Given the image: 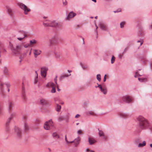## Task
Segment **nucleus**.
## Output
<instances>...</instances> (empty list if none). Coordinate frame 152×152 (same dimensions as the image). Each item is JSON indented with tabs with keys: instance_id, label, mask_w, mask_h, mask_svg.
I'll use <instances>...</instances> for the list:
<instances>
[{
	"instance_id": "1a4fd4ad",
	"label": "nucleus",
	"mask_w": 152,
	"mask_h": 152,
	"mask_svg": "<svg viewBox=\"0 0 152 152\" xmlns=\"http://www.w3.org/2000/svg\"><path fill=\"white\" fill-rule=\"evenodd\" d=\"M76 15V14L73 11L70 12L66 17L67 20H69Z\"/></svg>"
},
{
	"instance_id": "de8ad7c7",
	"label": "nucleus",
	"mask_w": 152,
	"mask_h": 152,
	"mask_svg": "<svg viewBox=\"0 0 152 152\" xmlns=\"http://www.w3.org/2000/svg\"><path fill=\"white\" fill-rule=\"evenodd\" d=\"M98 85L97 87L98 88H99L100 89V90L101 91L104 87H102L100 84H99L98 83L97 84Z\"/></svg>"
},
{
	"instance_id": "a878e982",
	"label": "nucleus",
	"mask_w": 152,
	"mask_h": 152,
	"mask_svg": "<svg viewBox=\"0 0 152 152\" xmlns=\"http://www.w3.org/2000/svg\"><path fill=\"white\" fill-rule=\"evenodd\" d=\"M120 116L123 118H125L128 117V115L126 113H121L120 114Z\"/></svg>"
},
{
	"instance_id": "f3484780",
	"label": "nucleus",
	"mask_w": 152,
	"mask_h": 152,
	"mask_svg": "<svg viewBox=\"0 0 152 152\" xmlns=\"http://www.w3.org/2000/svg\"><path fill=\"white\" fill-rule=\"evenodd\" d=\"M88 141L90 145L93 144L96 142V141L95 139L93 138L89 137L88 138Z\"/></svg>"
},
{
	"instance_id": "4468645a",
	"label": "nucleus",
	"mask_w": 152,
	"mask_h": 152,
	"mask_svg": "<svg viewBox=\"0 0 152 152\" xmlns=\"http://www.w3.org/2000/svg\"><path fill=\"white\" fill-rule=\"evenodd\" d=\"M80 138L79 136L78 137L74 140L75 147H77L80 143Z\"/></svg>"
},
{
	"instance_id": "b1692460",
	"label": "nucleus",
	"mask_w": 152,
	"mask_h": 152,
	"mask_svg": "<svg viewBox=\"0 0 152 152\" xmlns=\"http://www.w3.org/2000/svg\"><path fill=\"white\" fill-rule=\"evenodd\" d=\"M46 86L48 87L51 86L52 88L53 87H56V84H55L54 83L52 82L48 83L47 85Z\"/></svg>"
},
{
	"instance_id": "39448f33",
	"label": "nucleus",
	"mask_w": 152,
	"mask_h": 152,
	"mask_svg": "<svg viewBox=\"0 0 152 152\" xmlns=\"http://www.w3.org/2000/svg\"><path fill=\"white\" fill-rule=\"evenodd\" d=\"M48 70V68L47 67L43 66L41 68V75L44 78L46 77L47 72Z\"/></svg>"
},
{
	"instance_id": "c03bdc74",
	"label": "nucleus",
	"mask_w": 152,
	"mask_h": 152,
	"mask_svg": "<svg viewBox=\"0 0 152 152\" xmlns=\"http://www.w3.org/2000/svg\"><path fill=\"white\" fill-rule=\"evenodd\" d=\"M52 88V89L51 91V92L52 93H55L56 91V89L55 88V87H53Z\"/></svg>"
},
{
	"instance_id": "473e14b6",
	"label": "nucleus",
	"mask_w": 152,
	"mask_h": 152,
	"mask_svg": "<svg viewBox=\"0 0 152 152\" xmlns=\"http://www.w3.org/2000/svg\"><path fill=\"white\" fill-rule=\"evenodd\" d=\"M139 80L141 82H145L147 80L145 78H138Z\"/></svg>"
},
{
	"instance_id": "9b49d317",
	"label": "nucleus",
	"mask_w": 152,
	"mask_h": 152,
	"mask_svg": "<svg viewBox=\"0 0 152 152\" xmlns=\"http://www.w3.org/2000/svg\"><path fill=\"white\" fill-rule=\"evenodd\" d=\"M15 132L18 137H20L21 135V132L20 129L17 127L15 126Z\"/></svg>"
},
{
	"instance_id": "2f4dec72",
	"label": "nucleus",
	"mask_w": 152,
	"mask_h": 152,
	"mask_svg": "<svg viewBox=\"0 0 152 152\" xmlns=\"http://www.w3.org/2000/svg\"><path fill=\"white\" fill-rule=\"evenodd\" d=\"M88 114L89 115L94 116L96 114L93 111H89L88 112Z\"/></svg>"
},
{
	"instance_id": "c756f323",
	"label": "nucleus",
	"mask_w": 152,
	"mask_h": 152,
	"mask_svg": "<svg viewBox=\"0 0 152 152\" xmlns=\"http://www.w3.org/2000/svg\"><path fill=\"white\" fill-rule=\"evenodd\" d=\"M61 108V105H59L58 104H56V110L58 112H59Z\"/></svg>"
},
{
	"instance_id": "13d9d810",
	"label": "nucleus",
	"mask_w": 152,
	"mask_h": 152,
	"mask_svg": "<svg viewBox=\"0 0 152 152\" xmlns=\"http://www.w3.org/2000/svg\"><path fill=\"white\" fill-rule=\"evenodd\" d=\"M6 85L7 86V88H9L10 86V84L9 83H6Z\"/></svg>"
},
{
	"instance_id": "a19ab883",
	"label": "nucleus",
	"mask_w": 152,
	"mask_h": 152,
	"mask_svg": "<svg viewBox=\"0 0 152 152\" xmlns=\"http://www.w3.org/2000/svg\"><path fill=\"white\" fill-rule=\"evenodd\" d=\"M24 129L25 130V131L27 130L28 129V126L27 125V124L26 123H24Z\"/></svg>"
},
{
	"instance_id": "7c9ffc66",
	"label": "nucleus",
	"mask_w": 152,
	"mask_h": 152,
	"mask_svg": "<svg viewBox=\"0 0 152 152\" xmlns=\"http://www.w3.org/2000/svg\"><path fill=\"white\" fill-rule=\"evenodd\" d=\"M37 41L35 39H33L31 40L30 41V45H32L35 44L36 43Z\"/></svg>"
},
{
	"instance_id": "f704fd0d",
	"label": "nucleus",
	"mask_w": 152,
	"mask_h": 152,
	"mask_svg": "<svg viewBox=\"0 0 152 152\" xmlns=\"http://www.w3.org/2000/svg\"><path fill=\"white\" fill-rule=\"evenodd\" d=\"M98 130L99 131V136L100 137H102V136H104V134L103 131L102 130H100L99 129Z\"/></svg>"
},
{
	"instance_id": "5fc2aeb1",
	"label": "nucleus",
	"mask_w": 152,
	"mask_h": 152,
	"mask_svg": "<svg viewBox=\"0 0 152 152\" xmlns=\"http://www.w3.org/2000/svg\"><path fill=\"white\" fill-rule=\"evenodd\" d=\"M82 133V131L80 130H79L77 131V133L78 134H81Z\"/></svg>"
},
{
	"instance_id": "603ef678",
	"label": "nucleus",
	"mask_w": 152,
	"mask_h": 152,
	"mask_svg": "<svg viewBox=\"0 0 152 152\" xmlns=\"http://www.w3.org/2000/svg\"><path fill=\"white\" fill-rule=\"evenodd\" d=\"M118 56L120 59H121L123 57V55L119 54L118 55Z\"/></svg>"
},
{
	"instance_id": "338daca9",
	"label": "nucleus",
	"mask_w": 152,
	"mask_h": 152,
	"mask_svg": "<svg viewBox=\"0 0 152 152\" xmlns=\"http://www.w3.org/2000/svg\"><path fill=\"white\" fill-rule=\"evenodd\" d=\"M91 150H90L88 148H87L86 149V152H89Z\"/></svg>"
},
{
	"instance_id": "9d476101",
	"label": "nucleus",
	"mask_w": 152,
	"mask_h": 152,
	"mask_svg": "<svg viewBox=\"0 0 152 152\" xmlns=\"http://www.w3.org/2000/svg\"><path fill=\"white\" fill-rule=\"evenodd\" d=\"M33 52L35 58H36L41 54L42 51L39 49H34L33 50Z\"/></svg>"
},
{
	"instance_id": "e433bc0d",
	"label": "nucleus",
	"mask_w": 152,
	"mask_h": 152,
	"mask_svg": "<svg viewBox=\"0 0 152 152\" xmlns=\"http://www.w3.org/2000/svg\"><path fill=\"white\" fill-rule=\"evenodd\" d=\"M96 79L99 82L101 80V76L100 74H97L96 75Z\"/></svg>"
},
{
	"instance_id": "49530a36",
	"label": "nucleus",
	"mask_w": 152,
	"mask_h": 152,
	"mask_svg": "<svg viewBox=\"0 0 152 152\" xmlns=\"http://www.w3.org/2000/svg\"><path fill=\"white\" fill-rule=\"evenodd\" d=\"M4 45L0 41V57H1V48H2Z\"/></svg>"
},
{
	"instance_id": "c9c22d12",
	"label": "nucleus",
	"mask_w": 152,
	"mask_h": 152,
	"mask_svg": "<svg viewBox=\"0 0 152 152\" xmlns=\"http://www.w3.org/2000/svg\"><path fill=\"white\" fill-rule=\"evenodd\" d=\"M4 84L2 83L1 80H0V89L2 91H3V86Z\"/></svg>"
},
{
	"instance_id": "cd10ccee",
	"label": "nucleus",
	"mask_w": 152,
	"mask_h": 152,
	"mask_svg": "<svg viewBox=\"0 0 152 152\" xmlns=\"http://www.w3.org/2000/svg\"><path fill=\"white\" fill-rule=\"evenodd\" d=\"M53 136L55 138L58 139L60 138L59 136L56 132H54L53 134Z\"/></svg>"
},
{
	"instance_id": "58836bf2",
	"label": "nucleus",
	"mask_w": 152,
	"mask_h": 152,
	"mask_svg": "<svg viewBox=\"0 0 152 152\" xmlns=\"http://www.w3.org/2000/svg\"><path fill=\"white\" fill-rule=\"evenodd\" d=\"M115 60V58L114 56H112L111 60V63L112 64H113L114 63Z\"/></svg>"
},
{
	"instance_id": "8fccbe9b",
	"label": "nucleus",
	"mask_w": 152,
	"mask_h": 152,
	"mask_svg": "<svg viewBox=\"0 0 152 152\" xmlns=\"http://www.w3.org/2000/svg\"><path fill=\"white\" fill-rule=\"evenodd\" d=\"M102 137L103 139L105 141H106L107 138V137L105 136L104 134V136H102Z\"/></svg>"
},
{
	"instance_id": "69168bd1",
	"label": "nucleus",
	"mask_w": 152,
	"mask_h": 152,
	"mask_svg": "<svg viewBox=\"0 0 152 152\" xmlns=\"http://www.w3.org/2000/svg\"><path fill=\"white\" fill-rule=\"evenodd\" d=\"M65 140L66 143L68 142V140H67V137H66V135L65 136Z\"/></svg>"
},
{
	"instance_id": "a18cd8bd",
	"label": "nucleus",
	"mask_w": 152,
	"mask_h": 152,
	"mask_svg": "<svg viewBox=\"0 0 152 152\" xmlns=\"http://www.w3.org/2000/svg\"><path fill=\"white\" fill-rule=\"evenodd\" d=\"M64 119V117L62 116H60L58 117V120L60 121H62Z\"/></svg>"
},
{
	"instance_id": "393cba45",
	"label": "nucleus",
	"mask_w": 152,
	"mask_h": 152,
	"mask_svg": "<svg viewBox=\"0 0 152 152\" xmlns=\"http://www.w3.org/2000/svg\"><path fill=\"white\" fill-rule=\"evenodd\" d=\"M13 103L11 101H9L8 102V108L9 110H11L13 107Z\"/></svg>"
},
{
	"instance_id": "6e6d98bb",
	"label": "nucleus",
	"mask_w": 152,
	"mask_h": 152,
	"mask_svg": "<svg viewBox=\"0 0 152 152\" xmlns=\"http://www.w3.org/2000/svg\"><path fill=\"white\" fill-rule=\"evenodd\" d=\"M57 76H56V78L54 79L55 82V83H56V85H58L57 83Z\"/></svg>"
},
{
	"instance_id": "c85d7f7f",
	"label": "nucleus",
	"mask_w": 152,
	"mask_h": 152,
	"mask_svg": "<svg viewBox=\"0 0 152 152\" xmlns=\"http://www.w3.org/2000/svg\"><path fill=\"white\" fill-rule=\"evenodd\" d=\"M146 142L145 141H143L142 143H140L138 146V147H143L146 145Z\"/></svg>"
},
{
	"instance_id": "412c9836",
	"label": "nucleus",
	"mask_w": 152,
	"mask_h": 152,
	"mask_svg": "<svg viewBox=\"0 0 152 152\" xmlns=\"http://www.w3.org/2000/svg\"><path fill=\"white\" fill-rule=\"evenodd\" d=\"M17 5L18 7L22 10L26 7L25 4L20 2H18L17 3Z\"/></svg>"
},
{
	"instance_id": "f03ea898",
	"label": "nucleus",
	"mask_w": 152,
	"mask_h": 152,
	"mask_svg": "<svg viewBox=\"0 0 152 152\" xmlns=\"http://www.w3.org/2000/svg\"><path fill=\"white\" fill-rule=\"evenodd\" d=\"M10 46L11 50L12 53L14 55H17L19 53V50L20 48V46L18 45L16 46L15 47L13 46L12 44H10Z\"/></svg>"
},
{
	"instance_id": "37998d69",
	"label": "nucleus",
	"mask_w": 152,
	"mask_h": 152,
	"mask_svg": "<svg viewBox=\"0 0 152 152\" xmlns=\"http://www.w3.org/2000/svg\"><path fill=\"white\" fill-rule=\"evenodd\" d=\"M140 142V140L139 138H136L134 140V142L135 143H138Z\"/></svg>"
},
{
	"instance_id": "2eb2a0df",
	"label": "nucleus",
	"mask_w": 152,
	"mask_h": 152,
	"mask_svg": "<svg viewBox=\"0 0 152 152\" xmlns=\"http://www.w3.org/2000/svg\"><path fill=\"white\" fill-rule=\"evenodd\" d=\"M71 75V74H67L66 73H64L60 77L59 80H62L64 78L68 77Z\"/></svg>"
},
{
	"instance_id": "4c0bfd02",
	"label": "nucleus",
	"mask_w": 152,
	"mask_h": 152,
	"mask_svg": "<svg viewBox=\"0 0 152 152\" xmlns=\"http://www.w3.org/2000/svg\"><path fill=\"white\" fill-rule=\"evenodd\" d=\"M144 33L142 30H141L139 31V35L140 36H143L144 35Z\"/></svg>"
},
{
	"instance_id": "79ce46f5",
	"label": "nucleus",
	"mask_w": 152,
	"mask_h": 152,
	"mask_svg": "<svg viewBox=\"0 0 152 152\" xmlns=\"http://www.w3.org/2000/svg\"><path fill=\"white\" fill-rule=\"evenodd\" d=\"M38 81V76H36L34 78V83H36Z\"/></svg>"
},
{
	"instance_id": "3c124183",
	"label": "nucleus",
	"mask_w": 152,
	"mask_h": 152,
	"mask_svg": "<svg viewBox=\"0 0 152 152\" xmlns=\"http://www.w3.org/2000/svg\"><path fill=\"white\" fill-rule=\"evenodd\" d=\"M2 50H3L5 52H6V50L4 48V45L3 46V47L2 48H1V51Z\"/></svg>"
},
{
	"instance_id": "a211bd4d",
	"label": "nucleus",
	"mask_w": 152,
	"mask_h": 152,
	"mask_svg": "<svg viewBox=\"0 0 152 152\" xmlns=\"http://www.w3.org/2000/svg\"><path fill=\"white\" fill-rule=\"evenodd\" d=\"M58 26V23L56 21L54 20L50 23V27H56Z\"/></svg>"
},
{
	"instance_id": "680f3d73",
	"label": "nucleus",
	"mask_w": 152,
	"mask_h": 152,
	"mask_svg": "<svg viewBox=\"0 0 152 152\" xmlns=\"http://www.w3.org/2000/svg\"><path fill=\"white\" fill-rule=\"evenodd\" d=\"M80 116V115L79 114H77L75 115V117L76 118H79Z\"/></svg>"
},
{
	"instance_id": "7ed1b4c3",
	"label": "nucleus",
	"mask_w": 152,
	"mask_h": 152,
	"mask_svg": "<svg viewBox=\"0 0 152 152\" xmlns=\"http://www.w3.org/2000/svg\"><path fill=\"white\" fill-rule=\"evenodd\" d=\"M53 126V124L52 120L50 119L45 123L44 127L46 130H48L51 129Z\"/></svg>"
},
{
	"instance_id": "bf43d9fd",
	"label": "nucleus",
	"mask_w": 152,
	"mask_h": 152,
	"mask_svg": "<svg viewBox=\"0 0 152 152\" xmlns=\"http://www.w3.org/2000/svg\"><path fill=\"white\" fill-rule=\"evenodd\" d=\"M54 100L55 102H56L59 100V98L58 97L55 98L54 99Z\"/></svg>"
},
{
	"instance_id": "f8f14e48",
	"label": "nucleus",
	"mask_w": 152,
	"mask_h": 152,
	"mask_svg": "<svg viewBox=\"0 0 152 152\" xmlns=\"http://www.w3.org/2000/svg\"><path fill=\"white\" fill-rule=\"evenodd\" d=\"M39 102L40 104L43 106L47 105L49 104L48 101L43 98H41Z\"/></svg>"
},
{
	"instance_id": "bb28decb",
	"label": "nucleus",
	"mask_w": 152,
	"mask_h": 152,
	"mask_svg": "<svg viewBox=\"0 0 152 152\" xmlns=\"http://www.w3.org/2000/svg\"><path fill=\"white\" fill-rule=\"evenodd\" d=\"M101 91L104 95L106 94L107 92V88L104 87Z\"/></svg>"
},
{
	"instance_id": "dca6fc26",
	"label": "nucleus",
	"mask_w": 152,
	"mask_h": 152,
	"mask_svg": "<svg viewBox=\"0 0 152 152\" xmlns=\"http://www.w3.org/2000/svg\"><path fill=\"white\" fill-rule=\"evenodd\" d=\"M8 13L10 17H12L13 16L12 10L11 8L7 6L6 7Z\"/></svg>"
},
{
	"instance_id": "774afa93",
	"label": "nucleus",
	"mask_w": 152,
	"mask_h": 152,
	"mask_svg": "<svg viewBox=\"0 0 152 152\" xmlns=\"http://www.w3.org/2000/svg\"><path fill=\"white\" fill-rule=\"evenodd\" d=\"M150 67L151 69H152V61L151 62L150 64Z\"/></svg>"
},
{
	"instance_id": "6e6552de",
	"label": "nucleus",
	"mask_w": 152,
	"mask_h": 152,
	"mask_svg": "<svg viewBox=\"0 0 152 152\" xmlns=\"http://www.w3.org/2000/svg\"><path fill=\"white\" fill-rule=\"evenodd\" d=\"M15 115V113H12L11 114L10 117L8 119L7 122L6 124V131L7 132H8L9 131V128L8 127V126L9 124V123L12 119L13 118L14 116Z\"/></svg>"
},
{
	"instance_id": "052dcab7",
	"label": "nucleus",
	"mask_w": 152,
	"mask_h": 152,
	"mask_svg": "<svg viewBox=\"0 0 152 152\" xmlns=\"http://www.w3.org/2000/svg\"><path fill=\"white\" fill-rule=\"evenodd\" d=\"M149 28L151 29H152V23L149 25Z\"/></svg>"
},
{
	"instance_id": "864d4df0",
	"label": "nucleus",
	"mask_w": 152,
	"mask_h": 152,
	"mask_svg": "<svg viewBox=\"0 0 152 152\" xmlns=\"http://www.w3.org/2000/svg\"><path fill=\"white\" fill-rule=\"evenodd\" d=\"M63 4L64 6L66 5L67 4V2L66 0H65L64 1H63Z\"/></svg>"
},
{
	"instance_id": "20e7f679",
	"label": "nucleus",
	"mask_w": 152,
	"mask_h": 152,
	"mask_svg": "<svg viewBox=\"0 0 152 152\" xmlns=\"http://www.w3.org/2000/svg\"><path fill=\"white\" fill-rule=\"evenodd\" d=\"M21 96L23 101L24 102H25L27 100V97L26 95L24 85L23 82L22 83Z\"/></svg>"
},
{
	"instance_id": "aec40b11",
	"label": "nucleus",
	"mask_w": 152,
	"mask_h": 152,
	"mask_svg": "<svg viewBox=\"0 0 152 152\" xmlns=\"http://www.w3.org/2000/svg\"><path fill=\"white\" fill-rule=\"evenodd\" d=\"M99 26L100 28L103 30L106 31L107 30V28L106 26L102 23H100L99 24Z\"/></svg>"
},
{
	"instance_id": "5701e85b",
	"label": "nucleus",
	"mask_w": 152,
	"mask_h": 152,
	"mask_svg": "<svg viewBox=\"0 0 152 152\" xmlns=\"http://www.w3.org/2000/svg\"><path fill=\"white\" fill-rule=\"evenodd\" d=\"M80 65L83 69H85L88 68V67L86 65L83 64L82 62H80Z\"/></svg>"
},
{
	"instance_id": "ea45409f",
	"label": "nucleus",
	"mask_w": 152,
	"mask_h": 152,
	"mask_svg": "<svg viewBox=\"0 0 152 152\" xmlns=\"http://www.w3.org/2000/svg\"><path fill=\"white\" fill-rule=\"evenodd\" d=\"M43 25L45 27L50 26V23H45L44 22L43 23Z\"/></svg>"
},
{
	"instance_id": "4be33fe9",
	"label": "nucleus",
	"mask_w": 152,
	"mask_h": 152,
	"mask_svg": "<svg viewBox=\"0 0 152 152\" xmlns=\"http://www.w3.org/2000/svg\"><path fill=\"white\" fill-rule=\"evenodd\" d=\"M56 58L59 60H60L62 59L61 54L59 53H55Z\"/></svg>"
},
{
	"instance_id": "72a5a7b5",
	"label": "nucleus",
	"mask_w": 152,
	"mask_h": 152,
	"mask_svg": "<svg viewBox=\"0 0 152 152\" xmlns=\"http://www.w3.org/2000/svg\"><path fill=\"white\" fill-rule=\"evenodd\" d=\"M125 24V22L124 21L121 22L120 23V27L121 28H123Z\"/></svg>"
},
{
	"instance_id": "423d86ee",
	"label": "nucleus",
	"mask_w": 152,
	"mask_h": 152,
	"mask_svg": "<svg viewBox=\"0 0 152 152\" xmlns=\"http://www.w3.org/2000/svg\"><path fill=\"white\" fill-rule=\"evenodd\" d=\"M122 100L127 103H130L133 100V98L129 95H125L122 97Z\"/></svg>"
},
{
	"instance_id": "ddd939ff",
	"label": "nucleus",
	"mask_w": 152,
	"mask_h": 152,
	"mask_svg": "<svg viewBox=\"0 0 152 152\" xmlns=\"http://www.w3.org/2000/svg\"><path fill=\"white\" fill-rule=\"evenodd\" d=\"M3 72L5 75L7 76H10V74L9 72V69L7 67L5 66L3 67Z\"/></svg>"
},
{
	"instance_id": "6ab92c4d",
	"label": "nucleus",
	"mask_w": 152,
	"mask_h": 152,
	"mask_svg": "<svg viewBox=\"0 0 152 152\" xmlns=\"http://www.w3.org/2000/svg\"><path fill=\"white\" fill-rule=\"evenodd\" d=\"M24 11V13L25 15H27L28 12L31 11V9L28 8L26 5L24 8L22 10Z\"/></svg>"
},
{
	"instance_id": "09e8293b",
	"label": "nucleus",
	"mask_w": 152,
	"mask_h": 152,
	"mask_svg": "<svg viewBox=\"0 0 152 152\" xmlns=\"http://www.w3.org/2000/svg\"><path fill=\"white\" fill-rule=\"evenodd\" d=\"M137 42H140V46H141V45L143 44V41L142 40V39H141L140 40H138L137 41Z\"/></svg>"
},
{
	"instance_id": "0eeeda50",
	"label": "nucleus",
	"mask_w": 152,
	"mask_h": 152,
	"mask_svg": "<svg viewBox=\"0 0 152 152\" xmlns=\"http://www.w3.org/2000/svg\"><path fill=\"white\" fill-rule=\"evenodd\" d=\"M18 34H23V37H18L17 39L20 41H21L25 37H28V32L24 31L23 30L20 31H18Z\"/></svg>"
},
{
	"instance_id": "0e129e2a",
	"label": "nucleus",
	"mask_w": 152,
	"mask_h": 152,
	"mask_svg": "<svg viewBox=\"0 0 152 152\" xmlns=\"http://www.w3.org/2000/svg\"><path fill=\"white\" fill-rule=\"evenodd\" d=\"M121 11V10H119V11H118V10H116V11H114V13H116V12H120Z\"/></svg>"
},
{
	"instance_id": "e2e57ef3",
	"label": "nucleus",
	"mask_w": 152,
	"mask_h": 152,
	"mask_svg": "<svg viewBox=\"0 0 152 152\" xmlns=\"http://www.w3.org/2000/svg\"><path fill=\"white\" fill-rule=\"evenodd\" d=\"M106 75H105L104 77V80H103L104 82H105L106 80Z\"/></svg>"
},
{
	"instance_id": "f257e3e1",
	"label": "nucleus",
	"mask_w": 152,
	"mask_h": 152,
	"mask_svg": "<svg viewBox=\"0 0 152 152\" xmlns=\"http://www.w3.org/2000/svg\"><path fill=\"white\" fill-rule=\"evenodd\" d=\"M139 128L142 130L149 128L150 124L148 121L142 115H139L136 118Z\"/></svg>"
},
{
	"instance_id": "4d7b16f0",
	"label": "nucleus",
	"mask_w": 152,
	"mask_h": 152,
	"mask_svg": "<svg viewBox=\"0 0 152 152\" xmlns=\"http://www.w3.org/2000/svg\"><path fill=\"white\" fill-rule=\"evenodd\" d=\"M29 45H30L29 44H27L24 45V47L25 48H26L28 47Z\"/></svg>"
}]
</instances>
